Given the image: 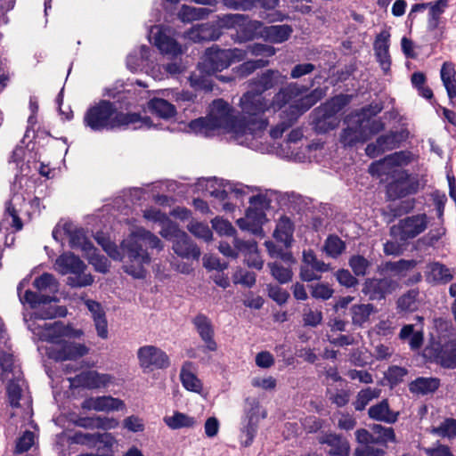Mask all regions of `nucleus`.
Listing matches in <instances>:
<instances>
[{
    "label": "nucleus",
    "mask_w": 456,
    "mask_h": 456,
    "mask_svg": "<svg viewBox=\"0 0 456 456\" xmlns=\"http://www.w3.org/2000/svg\"><path fill=\"white\" fill-rule=\"evenodd\" d=\"M161 250L163 245L161 240L152 232L146 230L137 231L131 233L121 242L123 269L127 274L134 278H144L146 270L145 265L151 263L149 249Z\"/></svg>",
    "instance_id": "obj_1"
},
{
    "label": "nucleus",
    "mask_w": 456,
    "mask_h": 456,
    "mask_svg": "<svg viewBox=\"0 0 456 456\" xmlns=\"http://www.w3.org/2000/svg\"><path fill=\"white\" fill-rule=\"evenodd\" d=\"M145 121L140 113L118 110L116 104L109 100H100L90 106L83 118L84 126L93 132L114 131Z\"/></svg>",
    "instance_id": "obj_2"
},
{
    "label": "nucleus",
    "mask_w": 456,
    "mask_h": 456,
    "mask_svg": "<svg viewBox=\"0 0 456 456\" xmlns=\"http://www.w3.org/2000/svg\"><path fill=\"white\" fill-rule=\"evenodd\" d=\"M381 109L377 105H368L346 118L345 122L347 123V126L342 129L339 135V142L344 148L364 143L385 129V124L380 118H372L381 111Z\"/></svg>",
    "instance_id": "obj_3"
},
{
    "label": "nucleus",
    "mask_w": 456,
    "mask_h": 456,
    "mask_svg": "<svg viewBox=\"0 0 456 456\" xmlns=\"http://www.w3.org/2000/svg\"><path fill=\"white\" fill-rule=\"evenodd\" d=\"M210 126L215 129L224 128L238 135L248 134L256 129H261L265 126V122L258 121L248 124L244 119L235 117L232 114V108L224 99L213 101L210 113L208 115Z\"/></svg>",
    "instance_id": "obj_4"
},
{
    "label": "nucleus",
    "mask_w": 456,
    "mask_h": 456,
    "mask_svg": "<svg viewBox=\"0 0 456 456\" xmlns=\"http://www.w3.org/2000/svg\"><path fill=\"white\" fill-rule=\"evenodd\" d=\"M29 283L28 278L22 279L17 286V292L20 301L22 305H28L31 309H38L36 313V318L42 320L53 319L56 316H63L64 310L51 305L52 302H57L55 297L42 294L41 292L26 289L22 293V289Z\"/></svg>",
    "instance_id": "obj_5"
},
{
    "label": "nucleus",
    "mask_w": 456,
    "mask_h": 456,
    "mask_svg": "<svg viewBox=\"0 0 456 456\" xmlns=\"http://www.w3.org/2000/svg\"><path fill=\"white\" fill-rule=\"evenodd\" d=\"M240 107L241 109L242 117L248 124L263 121L265 126L261 129H256L252 132H248V134H256L257 132H262L268 126V119L265 118V113L270 109L268 101L265 96L257 94L250 89L240 97Z\"/></svg>",
    "instance_id": "obj_6"
},
{
    "label": "nucleus",
    "mask_w": 456,
    "mask_h": 456,
    "mask_svg": "<svg viewBox=\"0 0 456 456\" xmlns=\"http://www.w3.org/2000/svg\"><path fill=\"white\" fill-rule=\"evenodd\" d=\"M56 265L62 274H73L67 279V284L71 288L87 287L94 282L93 276L90 273H85L86 265L72 252L61 254L56 259Z\"/></svg>",
    "instance_id": "obj_7"
},
{
    "label": "nucleus",
    "mask_w": 456,
    "mask_h": 456,
    "mask_svg": "<svg viewBox=\"0 0 456 456\" xmlns=\"http://www.w3.org/2000/svg\"><path fill=\"white\" fill-rule=\"evenodd\" d=\"M390 178L391 181L386 185L387 200H401L416 194L419 190L418 177L412 176L406 169H394L390 174Z\"/></svg>",
    "instance_id": "obj_8"
},
{
    "label": "nucleus",
    "mask_w": 456,
    "mask_h": 456,
    "mask_svg": "<svg viewBox=\"0 0 456 456\" xmlns=\"http://www.w3.org/2000/svg\"><path fill=\"white\" fill-rule=\"evenodd\" d=\"M424 356L444 369L456 368V338H439L424 349Z\"/></svg>",
    "instance_id": "obj_9"
},
{
    "label": "nucleus",
    "mask_w": 456,
    "mask_h": 456,
    "mask_svg": "<svg viewBox=\"0 0 456 456\" xmlns=\"http://www.w3.org/2000/svg\"><path fill=\"white\" fill-rule=\"evenodd\" d=\"M428 226V216L425 213L416 214L400 219L389 229V234L402 243H407L424 232Z\"/></svg>",
    "instance_id": "obj_10"
},
{
    "label": "nucleus",
    "mask_w": 456,
    "mask_h": 456,
    "mask_svg": "<svg viewBox=\"0 0 456 456\" xmlns=\"http://www.w3.org/2000/svg\"><path fill=\"white\" fill-rule=\"evenodd\" d=\"M246 53L240 49H220L210 47L207 49L202 62L204 70L208 74H214L227 69L235 60H242Z\"/></svg>",
    "instance_id": "obj_11"
},
{
    "label": "nucleus",
    "mask_w": 456,
    "mask_h": 456,
    "mask_svg": "<svg viewBox=\"0 0 456 456\" xmlns=\"http://www.w3.org/2000/svg\"><path fill=\"white\" fill-rule=\"evenodd\" d=\"M50 341L54 346L49 349L48 355L56 362L76 361L89 353V347L85 344L61 339L59 335H52Z\"/></svg>",
    "instance_id": "obj_12"
},
{
    "label": "nucleus",
    "mask_w": 456,
    "mask_h": 456,
    "mask_svg": "<svg viewBox=\"0 0 456 456\" xmlns=\"http://www.w3.org/2000/svg\"><path fill=\"white\" fill-rule=\"evenodd\" d=\"M408 138L407 130L389 131L387 134L379 135L375 142L367 144L365 153L368 157L374 159L385 151L397 149L402 142Z\"/></svg>",
    "instance_id": "obj_13"
},
{
    "label": "nucleus",
    "mask_w": 456,
    "mask_h": 456,
    "mask_svg": "<svg viewBox=\"0 0 456 456\" xmlns=\"http://www.w3.org/2000/svg\"><path fill=\"white\" fill-rule=\"evenodd\" d=\"M137 358L143 370H161L170 365L167 353L155 346H141L137 351Z\"/></svg>",
    "instance_id": "obj_14"
},
{
    "label": "nucleus",
    "mask_w": 456,
    "mask_h": 456,
    "mask_svg": "<svg viewBox=\"0 0 456 456\" xmlns=\"http://www.w3.org/2000/svg\"><path fill=\"white\" fill-rule=\"evenodd\" d=\"M398 287V282L390 277L367 278L362 289V293L371 301H380L391 294Z\"/></svg>",
    "instance_id": "obj_15"
},
{
    "label": "nucleus",
    "mask_w": 456,
    "mask_h": 456,
    "mask_svg": "<svg viewBox=\"0 0 456 456\" xmlns=\"http://www.w3.org/2000/svg\"><path fill=\"white\" fill-rule=\"evenodd\" d=\"M191 323L203 342V352H216L218 349L215 339V327L211 319L205 314L199 313L192 319Z\"/></svg>",
    "instance_id": "obj_16"
},
{
    "label": "nucleus",
    "mask_w": 456,
    "mask_h": 456,
    "mask_svg": "<svg viewBox=\"0 0 456 456\" xmlns=\"http://www.w3.org/2000/svg\"><path fill=\"white\" fill-rule=\"evenodd\" d=\"M286 79L287 77L283 76L278 69H270L249 79L248 84V88L263 95L265 92L270 89L283 86Z\"/></svg>",
    "instance_id": "obj_17"
},
{
    "label": "nucleus",
    "mask_w": 456,
    "mask_h": 456,
    "mask_svg": "<svg viewBox=\"0 0 456 456\" xmlns=\"http://www.w3.org/2000/svg\"><path fill=\"white\" fill-rule=\"evenodd\" d=\"M227 22L232 25H239L238 33L240 37L244 41H250L256 38H262L264 34L265 24L259 20H246L248 16L243 14H230L226 16Z\"/></svg>",
    "instance_id": "obj_18"
},
{
    "label": "nucleus",
    "mask_w": 456,
    "mask_h": 456,
    "mask_svg": "<svg viewBox=\"0 0 456 456\" xmlns=\"http://www.w3.org/2000/svg\"><path fill=\"white\" fill-rule=\"evenodd\" d=\"M314 86V79H313L309 86H299L297 83H289L284 87H281L279 92L274 94L269 104L274 110L282 109L292 99H295Z\"/></svg>",
    "instance_id": "obj_19"
},
{
    "label": "nucleus",
    "mask_w": 456,
    "mask_h": 456,
    "mask_svg": "<svg viewBox=\"0 0 456 456\" xmlns=\"http://www.w3.org/2000/svg\"><path fill=\"white\" fill-rule=\"evenodd\" d=\"M317 440L320 444L330 447L327 453L330 456H349L350 454L349 442L342 435L333 432H322Z\"/></svg>",
    "instance_id": "obj_20"
},
{
    "label": "nucleus",
    "mask_w": 456,
    "mask_h": 456,
    "mask_svg": "<svg viewBox=\"0 0 456 456\" xmlns=\"http://www.w3.org/2000/svg\"><path fill=\"white\" fill-rule=\"evenodd\" d=\"M81 407L88 411H111L124 410L126 405L125 403L118 398H114L110 395H102L85 399Z\"/></svg>",
    "instance_id": "obj_21"
},
{
    "label": "nucleus",
    "mask_w": 456,
    "mask_h": 456,
    "mask_svg": "<svg viewBox=\"0 0 456 456\" xmlns=\"http://www.w3.org/2000/svg\"><path fill=\"white\" fill-rule=\"evenodd\" d=\"M112 380L110 374L99 373L96 370L83 371L73 379L77 386L88 389L107 387Z\"/></svg>",
    "instance_id": "obj_22"
},
{
    "label": "nucleus",
    "mask_w": 456,
    "mask_h": 456,
    "mask_svg": "<svg viewBox=\"0 0 456 456\" xmlns=\"http://www.w3.org/2000/svg\"><path fill=\"white\" fill-rule=\"evenodd\" d=\"M426 281L432 284H447L453 279L452 271L445 265L433 261L427 265Z\"/></svg>",
    "instance_id": "obj_23"
},
{
    "label": "nucleus",
    "mask_w": 456,
    "mask_h": 456,
    "mask_svg": "<svg viewBox=\"0 0 456 456\" xmlns=\"http://www.w3.org/2000/svg\"><path fill=\"white\" fill-rule=\"evenodd\" d=\"M63 231L69 236V246L71 248H80L87 254L91 251L97 250L86 237L83 228L72 229V224L66 223L63 225Z\"/></svg>",
    "instance_id": "obj_24"
},
{
    "label": "nucleus",
    "mask_w": 456,
    "mask_h": 456,
    "mask_svg": "<svg viewBox=\"0 0 456 456\" xmlns=\"http://www.w3.org/2000/svg\"><path fill=\"white\" fill-rule=\"evenodd\" d=\"M269 61L266 59H257V60H249L242 62L241 64L234 67L232 69L233 77H224L221 76L219 77L220 80L230 82L235 79H242L248 77L254 71L258 69L265 68L269 65Z\"/></svg>",
    "instance_id": "obj_25"
},
{
    "label": "nucleus",
    "mask_w": 456,
    "mask_h": 456,
    "mask_svg": "<svg viewBox=\"0 0 456 456\" xmlns=\"http://www.w3.org/2000/svg\"><path fill=\"white\" fill-rule=\"evenodd\" d=\"M182 234L184 236H179L173 242V250L175 253L183 258L199 259L200 256V248L185 232Z\"/></svg>",
    "instance_id": "obj_26"
},
{
    "label": "nucleus",
    "mask_w": 456,
    "mask_h": 456,
    "mask_svg": "<svg viewBox=\"0 0 456 456\" xmlns=\"http://www.w3.org/2000/svg\"><path fill=\"white\" fill-rule=\"evenodd\" d=\"M417 262L413 259H399L398 261H387L378 266V273L381 275L393 274L398 277H404L405 273L414 268Z\"/></svg>",
    "instance_id": "obj_27"
},
{
    "label": "nucleus",
    "mask_w": 456,
    "mask_h": 456,
    "mask_svg": "<svg viewBox=\"0 0 456 456\" xmlns=\"http://www.w3.org/2000/svg\"><path fill=\"white\" fill-rule=\"evenodd\" d=\"M220 36V29L216 25L208 22L199 24L188 32V37L197 43L215 41Z\"/></svg>",
    "instance_id": "obj_28"
},
{
    "label": "nucleus",
    "mask_w": 456,
    "mask_h": 456,
    "mask_svg": "<svg viewBox=\"0 0 456 456\" xmlns=\"http://www.w3.org/2000/svg\"><path fill=\"white\" fill-rule=\"evenodd\" d=\"M263 40L270 44H281L289 40L293 28L289 24L265 26Z\"/></svg>",
    "instance_id": "obj_29"
},
{
    "label": "nucleus",
    "mask_w": 456,
    "mask_h": 456,
    "mask_svg": "<svg viewBox=\"0 0 456 456\" xmlns=\"http://www.w3.org/2000/svg\"><path fill=\"white\" fill-rule=\"evenodd\" d=\"M368 414L372 419L389 424L396 422L399 416V412H395L390 410L389 403L387 399L370 406L368 410Z\"/></svg>",
    "instance_id": "obj_30"
},
{
    "label": "nucleus",
    "mask_w": 456,
    "mask_h": 456,
    "mask_svg": "<svg viewBox=\"0 0 456 456\" xmlns=\"http://www.w3.org/2000/svg\"><path fill=\"white\" fill-rule=\"evenodd\" d=\"M234 247L237 251L246 252L248 254L247 265L249 267H254L257 270L263 268L264 263L257 253L256 243L255 241H246L234 238Z\"/></svg>",
    "instance_id": "obj_31"
},
{
    "label": "nucleus",
    "mask_w": 456,
    "mask_h": 456,
    "mask_svg": "<svg viewBox=\"0 0 456 456\" xmlns=\"http://www.w3.org/2000/svg\"><path fill=\"white\" fill-rule=\"evenodd\" d=\"M440 379L434 377H419L409 383L411 394L426 395L435 393L440 387Z\"/></svg>",
    "instance_id": "obj_32"
},
{
    "label": "nucleus",
    "mask_w": 456,
    "mask_h": 456,
    "mask_svg": "<svg viewBox=\"0 0 456 456\" xmlns=\"http://www.w3.org/2000/svg\"><path fill=\"white\" fill-rule=\"evenodd\" d=\"M295 226L291 219L282 216L277 222L273 237L279 242H282L287 248L290 247L293 241Z\"/></svg>",
    "instance_id": "obj_33"
},
{
    "label": "nucleus",
    "mask_w": 456,
    "mask_h": 456,
    "mask_svg": "<svg viewBox=\"0 0 456 456\" xmlns=\"http://www.w3.org/2000/svg\"><path fill=\"white\" fill-rule=\"evenodd\" d=\"M327 88L316 87L313 89L309 94H306L297 99L292 105L297 110L298 114H303L314 106L326 95Z\"/></svg>",
    "instance_id": "obj_34"
},
{
    "label": "nucleus",
    "mask_w": 456,
    "mask_h": 456,
    "mask_svg": "<svg viewBox=\"0 0 456 456\" xmlns=\"http://www.w3.org/2000/svg\"><path fill=\"white\" fill-rule=\"evenodd\" d=\"M351 95L340 94L331 97L326 102L318 107V112H325L327 117H337L346 106L351 102Z\"/></svg>",
    "instance_id": "obj_35"
},
{
    "label": "nucleus",
    "mask_w": 456,
    "mask_h": 456,
    "mask_svg": "<svg viewBox=\"0 0 456 456\" xmlns=\"http://www.w3.org/2000/svg\"><path fill=\"white\" fill-rule=\"evenodd\" d=\"M419 289H411L401 295L396 300V309L398 314H409L418 310Z\"/></svg>",
    "instance_id": "obj_36"
},
{
    "label": "nucleus",
    "mask_w": 456,
    "mask_h": 456,
    "mask_svg": "<svg viewBox=\"0 0 456 456\" xmlns=\"http://www.w3.org/2000/svg\"><path fill=\"white\" fill-rule=\"evenodd\" d=\"M148 108L151 114L164 119L173 118L176 114L175 107L168 101L162 98L155 97L150 100Z\"/></svg>",
    "instance_id": "obj_37"
},
{
    "label": "nucleus",
    "mask_w": 456,
    "mask_h": 456,
    "mask_svg": "<svg viewBox=\"0 0 456 456\" xmlns=\"http://www.w3.org/2000/svg\"><path fill=\"white\" fill-rule=\"evenodd\" d=\"M155 45L165 54L178 55L182 53L181 45L173 37L167 36L164 32L159 31L154 37Z\"/></svg>",
    "instance_id": "obj_38"
},
{
    "label": "nucleus",
    "mask_w": 456,
    "mask_h": 456,
    "mask_svg": "<svg viewBox=\"0 0 456 456\" xmlns=\"http://www.w3.org/2000/svg\"><path fill=\"white\" fill-rule=\"evenodd\" d=\"M375 306L372 304H357L350 307L352 316V324L355 327H362L370 320L371 314L375 312Z\"/></svg>",
    "instance_id": "obj_39"
},
{
    "label": "nucleus",
    "mask_w": 456,
    "mask_h": 456,
    "mask_svg": "<svg viewBox=\"0 0 456 456\" xmlns=\"http://www.w3.org/2000/svg\"><path fill=\"white\" fill-rule=\"evenodd\" d=\"M314 129L319 134H325L335 129L338 125L337 117L328 118L325 112H318V109L314 110Z\"/></svg>",
    "instance_id": "obj_40"
},
{
    "label": "nucleus",
    "mask_w": 456,
    "mask_h": 456,
    "mask_svg": "<svg viewBox=\"0 0 456 456\" xmlns=\"http://www.w3.org/2000/svg\"><path fill=\"white\" fill-rule=\"evenodd\" d=\"M415 207L416 200L414 198L401 200L396 205H388L387 214L391 216L389 221L392 222L396 218L411 213Z\"/></svg>",
    "instance_id": "obj_41"
},
{
    "label": "nucleus",
    "mask_w": 456,
    "mask_h": 456,
    "mask_svg": "<svg viewBox=\"0 0 456 456\" xmlns=\"http://www.w3.org/2000/svg\"><path fill=\"white\" fill-rule=\"evenodd\" d=\"M164 422L171 429L192 428L195 425V419L185 413L175 411L170 417H165Z\"/></svg>",
    "instance_id": "obj_42"
},
{
    "label": "nucleus",
    "mask_w": 456,
    "mask_h": 456,
    "mask_svg": "<svg viewBox=\"0 0 456 456\" xmlns=\"http://www.w3.org/2000/svg\"><path fill=\"white\" fill-rule=\"evenodd\" d=\"M346 242L336 234H330L323 245V250L327 256L337 258L346 250Z\"/></svg>",
    "instance_id": "obj_43"
},
{
    "label": "nucleus",
    "mask_w": 456,
    "mask_h": 456,
    "mask_svg": "<svg viewBox=\"0 0 456 456\" xmlns=\"http://www.w3.org/2000/svg\"><path fill=\"white\" fill-rule=\"evenodd\" d=\"M20 370H16L14 366L13 355L7 353L0 354V377L4 379H9L12 377L20 375Z\"/></svg>",
    "instance_id": "obj_44"
},
{
    "label": "nucleus",
    "mask_w": 456,
    "mask_h": 456,
    "mask_svg": "<svg viewBox=\"0 0 456 456\" xmlns=\"http://www.w3.org/2000/svg\"><path fill=\"white\" fill-rule=\"evenodd\" d=\"M20 375L17 377H12L7 381L6 393L9 400V403L13 408L20 407V401L21 398L22 389L19 384Z\"/></svg>",
    "instance_id": "obj_45"
},
{
    "label": "nucleus",
    "mask_w": 456,
    "mask_h": 456,
    "mask_svg": "<svg viewBox=\"0 0 456 456\" xmlns=\"http://www.w3.org/2000/svg\"><path fill=\"white\" fill-rule=\"evenodd\" d=\"M373 432L375 444L387 447L388 442L395 441V435L393 428H385L380 424H373L370 427Z\"/></svg>",
    "instance_id": "obj_46"
},
{
    "label": "nucleus",
    "mask_w": 456,
    "mask_h": 456,
    "mask_svg": "<svg viewBox=\"0 0 456 456\" xmlns=\"http://www.w3.org/2000/svg\"><path fill=\"white\" fill-rule=\"evenodd\" d=\"M302 265L311 266L317 273H326L331 270L330 264L319 260L313 249L304 250L302 256Z\"/></svg>",
    "instance_id": "obj_47"
},
{
    "label": "nucleus",
    "mask_w": 456,
    "mask_h": 456,
    "mask_svg": "<svg viewBox=\"0 0 456 456\" xmlns=\"http://www.w3.org/2000/svg\"><path fill=\"white\" fill-rule=\"evenodd\" d=\"M326 395L329 401L335 404L338 408H343L348 404L351 397V391L349 388H334L327 389Z\"/></svg>",
    "instance_id": "obj_48"
},
{
    "label": "nucleus",
    "mask_w": 456,
    "mask_h": 456,
    "mask_svg": "<svg viewBox=\"0 0 456 456\" xmlns=\"http://www.w3.org/2000/svg\"><path fill=\"white\" fill-rule=\"evenodd\" d=\"M206 190L212 197L218 199L220 201H224L228 199L231 192L227 183H224L223 180L218 183L217 179L208 180Z\"/></svg>",
    "instance_id": "obj_49"
},
{
    "label": "nucleus",
    "mask_w": 456,
    "mask_h": 456,
    "mask_svg": "<svg viewBox=\"0 0 456 456\" xmlns=\"http://www.w3.org/2000/svg\"><path fill=\"white\" fill-rule=\"evenodd\" d=\"M272 276L281 284H286L292 281L293 272L291 268L282 266L281 264L268 263Z\"/></svg>",
    "instance_id": "obj_50"
},
{
    "label": "nucleus",
    "mask_w": 456,
    "mask_h": 456,
    "mask_svg": "<svg viewBox=\"0 0 456 456\" xmlns=\"http://www.w3.org/2000/svg\"><path fill=\"white\" fill-rule=\"evenodd\" d=\"M379 396V391L371 387L362 389L358 392L353 405L357 411H362L369 404V403Z\"/></svg>",
    "instance_id": "obj_51"
},
{
    "label": "nucleus",
    "mask_w": 456,
    "mask_h": 456,
    "mask_svg": "<svg viewBox=\"0 0 456 456\" xmlns=\"http://www.w3.org/2000/svg\"><path fill=\"white\" fill-rule=\"evenodd\" d=\"M414 159V155L410 151H400L386 156V160H388V165L394 167L407 166Z\"/></svg>",
    "instance_id": "obj_52"
},
{
    "label": "nucleus",
    "mask_w": 456,
    "mask_h": 456,
    "mask_svg": "<svg viewBox=\"0 0 456 456\" xmlns=\"http://www.w3.org/2000/svg\"><path fill=\"white\" fill-rule=\"evenodd\" d=\"M432 433L441 437H456V419H445L438 427L432 428Z\"/></svg>",
    "instance_id": "obj_53"
},
{
    "label": "nucleus",
    "mask_w": 456,
    "mask_h": 456,
    "mask_svg": "<svg viewBox=\"0 0 456 456\" xmlns=\"http://www.w3.org/2000/svg\"><path fill=\"white\" fill-rule=\"evenodd\" d=\"M308 289L312 297L323 301L330 299L334 294V289L328 283L324 282L309 284Z\"/></svg>",
    "instance_id": "obj_54"
},
{
    "label": "nucleus",
    "mask_w": 456,
    "mask_h": 456,
    "mask_svg": "<svg viewBox=\"0 0 456 456\" xmlns=\"http://www.w3.org/2000/svg\"><path fill=\"white\" fill-rule=\"evenodd\" d=\"M265 246L271 257L280 258L288 264L296 263V259L290 251H284L283 248L275 245L274 242L271 240L265 241Z\"/></svg>",
    "instance_id": "obj_55"
},
{
    "label": "nucleus",
    "mask_w": 456,
    "mask_h": 456,
    "mask_svg": "<svg viewBox=\"0 0 456 456\" xmlns=\"http://www.w3.org/2000/svg\"><path fill=\"white\" fill-rule=\"evenodd\" d=\"M348 265L355 276H364L370 263L362 255H353L348 260Z\"/></svg>",
    "instance_id": "obj_56"
},
{
    "label": "nucleus",
    "mask_w": 456,
    "mask_h": 456,
    "mask_svg": "<svg viewBox=\"0 0 456 456\" xmlns=\"http://www.w3.org/2000/svg\"><path fill=\"white\" fill-rule=\"evenodd\" d=\"M180 379L183 387L188 391L195 393H200L201 391L202 383L192 372L182 370Z\"/></svg>",
    "instance_id": "obj_57"
},
{
    "label": "nucleus",
    "mask_w": 456,
    "mask_h": 456,
    "mask_svg": "<svg viewBox=\"0 0 456 456\" xmlns=\"http://www.w3.org/2000/svg\"><path fill=\"white\" fill-rule=\"evenodd\" d=\"M57 286L55 277L49 273H44L40 276L37 277L33 281V287L39 292L46 291L47 289L52 290Z\"/></svg>",
    "instance_id": "obj_58"
},
{
    "label": "nucleus",
    "mask_w": 456,
    "mask_h": 456,
    "mask_svg": "<svg viewBox=\"0 0 456 456\" xmlns=\"http://www.w3.org/2000/svg\"><path fill=\"white\" fill-rule=\"evenodd\" d=\"M408 374V370L397 365H392L388 368L385 374L387 380L391 387L397 386L403 382V378Z\"/></svg>",
    "instance_id": "obj_59"
},
{
    "label": "nucleus",
    "mask_w": 456,
    "mask_h": 456,
    "mask_svg": "<svg viewBox=\"0 0 456 456\" xmlns=\"http://www.w3.org/2000/svg\"><path fill=\"white\" fill-rule=\"evenodd\" d=\"M334 276L341 286L347 289L354 288L359 283L356 276L353 275L347 269H338Z\"/></svg>",
    "instance_id": "obj_60"
},
{
    "label": "nucleus",
    "mask_w": 456,
    "mask_h": 456,
    "mask_svg": "<svg viewBox=\"0 0 456 456\" xmlns=\"http://www.w3.org/2000/svg\"><path fill=\"white\" fill-rule=\"evenodd\" d=\"M391 167H392L388 165V160H386L385 156L383 159L372 162L369 166L368 171L372 176L381 177L386 175H390L391 172L389 171V169Z\"/></svg>",
    "instance_id": "obj_61"
},
{
    "label": "nucleus",
    "mask_w": 456,
    "mask_h": 456,
    "mask_svg": "<svg viewBox=\"0 0 456 456\" xmlns=\"http://www.w3.org/2000/svg\"><path fill=\"white\" fill-rule=\"evenodd\" d=\"M212 227L220 235L233 236L236 233V230L232 224L223 218H214L212 220Z\"/></svg>",
    "instance_id": "obj_62"
},
{
    "label": "nucleus",
    "mask_w": 456,
    "mask_h": 456,
    "mask_svg": "<svg viewBox=\"0 0 456 456\" xmlns=\"http://www.w3.org/2000/svg\"><path fill=\"white\" fill-rule=\"evenodd\" d=\"M34 444V433L26 430L21 436L17 439L15 445L16 453H23L28 452Z\"/></svg>",
    "instance_id": "obj_63"
},
{
    "label": "nucleus",
    "mask_w": 456,
    "mask_h": 456,
    "mask_svg": "<svg viewBox=\"0 0 456 456\" xmlns=\"http://www.w3.org/2000/svg\"><path fill=\"white\" fill-rule=\"evenodd\" d=\"M256 275L254 272L240 269L233 275V282L240 283L247 288H252L256 283Z\"/></svg>",
    "instance_id": "obj_64"
}]
</instances>
